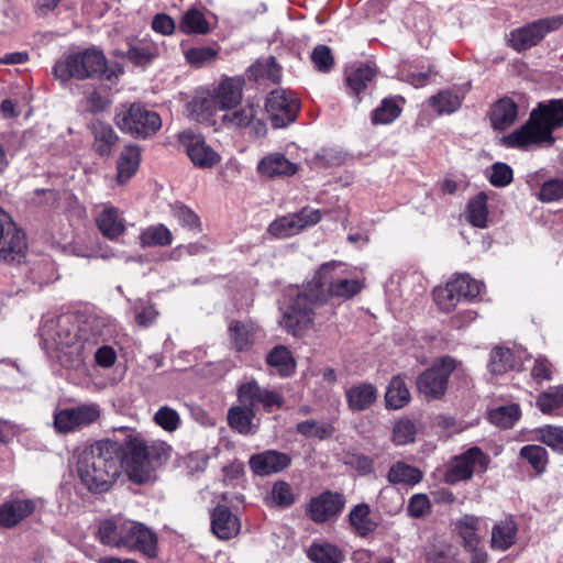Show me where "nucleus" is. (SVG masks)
<instances>
[{"label":"nucleus","mask_w":563,"mask_h":563,"mask_svg":"<svg viewBox=\"0 0 563 563\" xmlns=\"http://www.w3.org/2000/svg\"><path fill=\"white\" fill-rule=\"evenodd\" d=\"M336 266L334 261L323 263L301 289L288 296L279 320V325L288 334L302 336L313 327L316 310L330 298L347 300L361 292L363 285L357 279H334Z\"/></svg>","instance_id":"obj_1"},{"label":"nucleus","mask_w":563,"mask_h":563,"mask_svg":"<svg viewBox=\"0 0 563 563\" xmlns=\"http://www.w3.org/2000/svg\"><path fill=\"white\" fill-rule=\"evenodd\" d=\"M76 470L80 483L92 494L111 489L122 474V446L112 440H99L78 454Z\"/></svg>","instance_id":"obj_2"},{"label":"nucleus","mask_w":563,"mask_h":563,"mask_svg":"<svg viewBox=\"0 0 563 563\" xmlns=\"http://www.w3.org/2000/svg\"><path fill=\"white\" fill-rule=\"evenodd\" d=\"M47 336L54 345L59 362L68 368H79L93 351L98 338L89 323L79 324L74 314L59 316L47 330Z\"/></svg>","instance_id":"obj_3"},{"label":"nucleus","mask_w":563,"mask_h":563,"mask_svg":"<svg viewBox=\"0 0 563 563\" xmlns=\"http://www.w3.org/2000/svg\"><path fill=\"white\" fill-rule=\"evenodd\" d=\"M107 70V57L101 49L96 47L70 53L59 59L53 68L55 77L63 81L71 78L77 80L101 78Z\"/></svg>","instance_id":"obj_4"},{"label":"nucleus","mask_w":563,"mask_h":563,"mask_svg":"<svg viewBox=\"0 0 563 563\" xmlns=\"http://www.w3.org/2000/svg\"><path fill=\"white\" fill-rule=\"evenodd\" d=\"M114 122L123 133L141 140L152 137L162 128L161 115L141 102L122 106Z\"/></svg>","instance_id":"obj_5"},{"label":"nucleus","mask_w":563,"mask_h":563,"mask_svg":"<svg viewBox=\"0 0 563 563\" xmlns=\"http://www.w3.org/2000/svg\"><path fill=\"white\" fill-rule=\"evenodd\" d=\"M122 446V471L131 482L145 484L152 479L153 468L146 465V441L141 433L124 437Z\"/></svg>","instance_id":"obj_6"},{"label":"nucleus","mask_w":563,"mask_h":563,"mask_svg":"<svg viewBox=\"0 0 563 563\" xmlns=\"http://www.w3.org/2000/svg\"><path fill=\"white\" fill-rule=\"evenodd\" d=\"M490 464V456L479 446H471L455 455L443 475L444 483L454 485L470 481L474 474H484Z\"/></svg>","instance_id":"obj_7"},{"label":"nucleus","mask_w":563,"mask_h":563,"mask_svg":"<svg viewBox=\"0 0 563 563\" xmlns=\"http://www.w3.org/2000/svg\"><path fill=\"white\" fill-rule=\"evenodd\" d=\"M563 25L560 15L549 16L530 22L509 33L507 45L521 53L538 45L548 33L559 30Z\"/></svg>","instance_id":"obj_8"},{"label":"nucleus","mask_w":563,"mask_h":563,"mask_svg":"<svg viewBox=\"0 0 563 563\" xmlns=\"http://www.w3.org/2000/svg\"><path fill=\"white\" fill-rule=\"evenodd\" d=\"M455 360L451 356H443L435 361L433 365L424 369L417 377V389L428 399H440L444 396L449 378L455 371Z\"/></svg>","instance_id":"obj_9"},{"label":"nucleus","mask_w":563,"mask_h":563,"mask_svg":"<svg viewBox=\"0 0 563 563\" xmlns=\"http://www.w3.org/2000/svg\"><path fill=\"white\" fill-rule=\"evenodd\" d=\"M544 143L552 145L554 137L551 130L545 128L532 112L523 125L500 139V144L508 148L528 150Z\"/></svg>","instance_id":"obj_10"},{"label":"nucleus","mask_w":563,"mask_h":563,"mask_svg":"<svg viewBox=\"0 0 563 563\" xmlns=\"http://www.w3.org/2000/svg\"><path fill=\"white\" fill-rule=\"evenodd\" d=\"M26 238L12 221L9 213L0 208V260L20 264L25 258Z\"/></svg>","instance_id":"obj_11"},{"label":"nucleus","mask_w":563,"mask_h":563,"mask_svg":"<svg viewBox=\"0 0 563 563\" xmlns=\"http://www.w3.org/2000/svg\"><path fill=\"white\" fill-rule=\"evenodd\" d=\"M299 109V100L284 89L272 90L266 98L265 110L275 129H283L295 122Z\"/></svg>","instance_id":"obj_12"},{"label":"nucleus","mask_w":563,"mask_h":563,"mask_svg":"<svg viewBox=\"0 0 563 563\" xmlns=\"http://www.w3.org/2000/svg\"><path fill=\"white\" fill-rule=\"evenodd\" d=\"M121 544V549L137 551L151 560L158 556L157 534L141 522L128 521L123 523Z\"/></svg>","instance_id":"obj_13"},{"label":"nucleus","mask_w":563,"mask_h":563,"mask_svg":"<svg viewBox=\"0 0 563 563\" xmlns=\"http://www.w3.org/2000/svg\"><path fill=\"white\" fill-rule=\"evenodd\" d=\"M244 80L242 78H225L214 89L210 98H203L200 102L201 111L213 115L217 111L230 110L236 107L242 99Z\"/></svg>","instance_id":"obj_14"},{"label":"nucleus","mask_w":563,"mask_h":563,"mask_svg":"<svg viewBox=\"0 0 563 563\" xmlns=\"http://www.w3.org/2000/svg\"><path fill=\"white\" fill-rule=\"evenodd\" d=\"M99 418L100 409L98 405H80L55 411L54 427L58 433H69L92 424Z\"/></svg>","instance_id":"obj_15"},{"label":"nucleus","mask_w":563,"mask_h":563,"mask_svg":"<svg viewBox=\"0 0 563 563\" xmlns=\"http://www.w3.org/2000/svg\"><path fill=\"white\" fill-rule=\"evenodd\" d=\"M178 142L196 167L212 168L221 161L219 153L206 143L205 137L191 130L180 132Z\"/></svg>","instance_id":"obj_16"},{"label":"nucleus","mask_w":563,"mask_h":563,"mask_svg":"<svg viewBox=\"0 0 563 563\" xmlns=\"http://www.w3.org/2000/svg\"><path fill=\"white\" fill-rule=\"evenodd\" d=\"M345 503L342 493L327 489L309 500L306 515L314 523L322 525L340 516Z\"/></svg>","instance_id":"obj_17"},{"label":"nucleus","mask_w":563,"mask_h":563,"mask_svg":"<svg viewBox=\"0 0 563 563\" xmlns=\"http://www.w3.org/2000/svg\"><path fill=\"white\" fill-rule=\"evenodd\" d=\"M321 220V212L318 209L302 208L296 213L284 216L273 221L268 232L275 238H289L308 225H314Z\"/></svg>","instance_id":"obj_18"},{"label":"nucleus","mask_w":563,"mask_h":563,"mask_svg":"<svg viewBox=\"0 0 563 563\" xmlns=\"http://www.w3.org/2000/svg\"><path fill=\"white\" fill-rule=\"evenodd\" d=\"M36 510V499L11 495L0 504V529L16 528L32 517Z\"/></svg>","instance_id":"obj_19"},{"label":"nucleus","mask_w":563,"mask_h":563,"mask_svg":"<svg viewBox=\"0 0 563 563\" xmlns=\"http://www.w3.org/2000/svg\"><path fill=\"white\" fill-rule=\"evenodd\" d=\"M239 404H247L256 408L261 405L265 412H273L284 406L283 395L276 390L262 388L255 379L242 383L238 387Z\"/></svg>","instance_id":"obj_20"},{"label":"nucleus","mask_w":563,"mask_h":563,"mask_svg":"<svg viewBox=\"0 0 563 563\" xmlns=\"http://www.w3.org/2000/svg\"><path fill=\"white\" fill-rule=\"evenodd\" d=\"M291 464L289 454L277 450H266L253 454L249 460V465L254 475L269 476L283 472Z\"/></svg>","instance_id":"obj_21"},{"label":"nucleus","mask_w":563,"mask_h":563,"mask_svg":"<svg viewBox=\"0 0 563 563\" xmlns=\"http://www.w3.org/2000/svg\"><path fill=\"white\" fill-rule=\"evenodd\" d=\"M210 519L211 531L219 540L228 541L240 533V519L227 505H217L210 512Z\"/></svg>","instance_id":"obj_22"},{"label":"nucleus","mask_w":563,"mask_h":563,"mask_svg":"<svg viewBox=\"0 0 563 563\" xmlns=\"http://www.w3.org/2000/svg\"><path fill=\"white\" fill-rule=\"evenodd\" d=\"M407 100L401 95H389L369 113L371 123L377 125L393 124L402 113Z\"/></svg>","instance_id":"obj_23"},{"label":"nucleus","mask_w":563,"mask_h":563,"mask_svg":"<svg viewBox=\"0 0 563 563\" xmlns=\"http://www.w3.org/2000/svg\"><path fill=\"white\" fill-rule=\"evenodd\" d=\"M90 131L93 136L92 150L100 157L110 156L119 143V135L113 126L103 121L92 122Z\"/></svg>","instance_id":"obj_24"},{"label":"nucleus","mask_w":563,"mask_h":563,"mask_svg":"<svg viewBox=\"0 0 563 563\" xmlns=\"http://www.w3.org/2000/svg\"><path fill=\"white\" fill-rule=\"evenodd\" d=\"M518 117V104L510 97H503L493 103L488 119L494 130L505 131Z\"/></svg>","instance_id":"obj_25"},{"label":"nucleus","mask_w":563,"mask_h":563,"mask_svg":"<svg viewBox=\"0 0 563 563\" xmlns=\"http://www.w3.org/2000/svg\"><path fill=\"white\" fill-rule=\"evenodd\" d=\"M518 523L512 515L497 521L492 529L490 549L505 552L517 541Z\"/></svg>","instance_id":"obj_26"},{"label":"nucleus","mask_w":563,"mask_h":563,"mask_svg":"<svg viewBox=\"0 0 563 563\" xmlns=\"http://www.w3.org/2000/svg\"><path fill=\"white\" fill-rule=\"evenodd\" d=\"M371 512L369 505L361 503L355 505L347 515L352 531L360 538H369L378 528V522L371 517Z\"/></svg>","instance_id":"obj_27"},{"label":"nucleus","mask_w":563,"mask_h":563,"mask_svg":"<svg viewBox=\"0 0 563 563\" xmlns=\"http://www.w3.org/2000/svg\"><path fill=\"white\" fill-rule=\"evenodd\" d=\"M551 134L563 126V98L538 102L531 111Z\"/></svg>","instance_id":"obj_28"},{"label":"nucleus","mask_w":563,"mask_h":563,"mask_svg":"<svg viewBox=\"0 0 563 563\" xmlns=\"http://www.w3.org/2000/svg\"><path fill=\"white\" fill-rule=\"evenodd\" d=\"M255 416L256 411L253 406L240 404L228 410V424L240 434H253L256 432V426L253 424Z\"/></svg>","instance_id":"obj_29"},{"label":"nucleus","mask_w":563,"mask_h":563,"mask_svg":"<svg viewBox=\"0 0 563 563\" xmlns=\"http://www.w3.org/2000/svg\"><path fill=\"white\" fill-rule=\"evenodd\" d=\"M257 170L261 175L269 178L280 176H292L297 173V165L285 157L282 153H274L263 157L258 165Z\"/></svg>","instance_id":"obj_30"},{"label":"nucleus","mask_w":563,"mask_h":563,"mask_svg":"<svg viewBox=\"0 0 563 563\" xmlns=\"http://www.w3.org/2000/svg\"><path fill=\"white\" fill-rule=\"evenodd\" d=\"M140 162V147L134 144L124 146L117 162V181L124 184L130 180L137 172Z\"/></svg>","instance_id":"obj_31"},{"label":"nucleus","mask_w":563,"mask_h":563,"mask_svg":"<svg viewBox=\"0 0 563 563\" xmlns=\"http://www.w3.org/2000/svg\"><path fill=\"white\" fill-rule=\"evenodd\" d=\"M411 399L409 388L406 384V375L394 376L387 385L385 393V405L387 409L398 410L406 407Z\"/></svg>","instance_id":"obj_32"},{"label":"nucleus","mask_w":563,"mask_h":563,"mask_svg":"<svg viewBox=\"0 0 563 563\" xmlns=\"http://www.w3.org/2000/svg\"><path fill=\"white\" fill-rule=\"evenodd\" d=\"M231 347L238 352H247L255 342L254 328L250 323L240 320H233L228 328Z\"/></svg>","instance_id":"obj_33"},{"label":"nucleus","mask_w":563,"mask_h":563,"mask_svg":"<svg viewBox=\"0 0 563 563\" xmlns=\"http://www.w3.org/2000/svg\"><path fill=\"white\" fill-rule=\"evenodd\" d=\"M376 75V68L369 65H361L346 75L345 84L349 93L356 98L357 103L362 101L361 93L367 88L368 84L374 80Z\"/></svg>","instance_id":"obj_34"},{"label":"nucleus","mask_w":563,"mask_h":563,"mask_svg":"<svg viewBox=\"0 0 563 563\" xmlns=\"http://www.w3.org/2000/svg\"><path fill=\"white\" fill-rule=\"evenodd\" d=\"M345 395L349 407L354 411H362L376 401L377 389L371 383H362L349 388Z\"/></svg>","instance_id":"obj_35"},{"label":"nucleus","mask_w":563,"mask_h":563,"mask_svg":"<svg viewBox=\"0 0 563 563\" xmlns=\"http://www.w3.org/2000/svg\"><path fill=\"white\" fill-rule=\"evenodd\" d=\"M266 364L275 368L279 376L289 377L296 371V361L290 350L285 345L274 346L266 355Z\"/></svg>","instance_id":"obj_36"},{"label":"nucleus","mask_w":563,"mask_h":563,"mask_svg":"<svg viewBox=\"0 0 563 563\" xmlns=\"http://www.w3.org/2000/svg\"><path fill=\"white\" fill-rule=\"evenodd\" d=\"M249 79L269 80L273 84H278L282 79V67L278 65L274 56H268L265 59H257L246 70Z\"/></svg>","instance_id":"obj_37"},{"label":"nucleus","mask_w":563,"mask_h":563,"mask_svg":"<svg viewBox=\"0 0 563 563\" xmlns=\"http://www.w3.org/2000/svg\"><path fill=\"white\" fill-rule=\"evenodd\" d=\"M423 478V473L416 466L402 461L393 464L387 473V481L393 485L415 486Z\"/></svg>","instance_id":"obj_38"},{"label":"nucleus","mask_w":563,"mask_h":563,"mask_svg":"<svg viewBox=\"0 0 563 563\" xmlns=\"http://www.w3.org/2000/svg\"><path fill=\"white\" fill-rule=\"evenodd\" d=\"M96 224L103 236L114 240L123 234L125 227L119 218L118 209L114 207L104 208L97 217Z\"/></svg>","instance_id":"obj_39"},{"label":"nucleus","mask_w":563,"mask_h":563,"mask_svg":"<svg viewBox=\"0 0 563 563\" xmlns=\"http://www.w3.org/2000/svg\"><path fill=\"white\" fill-rule=\"evenodd\" d=\"M178 29L187 35H205L210 32V24L200 10L190 8L183 14Z\"/></svg>","instance_id":"obj_40"},{"label":"nucleus","mask_w":563,"mask_h":563,"mask_svg":"<svg viewBox=\"0 0 563 563\" xmlns=\"http://www.w3.org/2000/svg\"><path fill=\"white\" fill-rule=\"evenodd\" d=\"M488 196L479 191L474 198L470 199L466 206L467 221L475 228L484 229L487 227Z\"/></svg>","instance_id":"obj_41"},{"label":"nucleus","mask_w":563,"mask_h":563,"mask_svg":"<svg viewBox=\"0 0 563 563\" xmlns=\"http://www.w3.org/2000/svg\"><path fill=\"white\" fill-rule=\"evenodd\" d=\"M479 529V518L473 515H464L456 522V531L463 539V544L466 550H474L478 547L479 537L477 531Z\"/></svg>","instance_id":"obj_42"},{"label":"nucleus","mask_w":563,"mask_h":563,"mask_svg":"<svg viewBox=\"0 0 563 563\" xmlns=\"http://www.w3.org/2000/svg\"><path fill=\"white\" fill-rule=\"evenodd\" d=\"M307 556L313 563H343L345 559L343 552L331 543H312Z\"/></svg>","instance_id":"obj_43"},{"label":"nucleus","mask_w":563,"mask_h":563,"mask_svg":"<svg viewBox=\"0 0 563 563\" xmlns=\"http://www.w3.org/2000/svg\"><path fill=\"white\" fill-rule=\"evenodd\" d=\"M517 360L509 347L497 346L490 352L488 368L492 374L503 375L517 366Z\"/></svg>","instance_id":"obj_44"},{"label":"nucleus","mask_w":563,"mask_h":563,"mask_svg":"<svg viewBox=\"0 0 563 563\" xmlns=\"http://www.w3.org/2000/svg\"><path fill=\"white\" fill-rule=\"evenodd\" d=\"M519 457L527 461L537 475L545 473L549 464V453L545 448L538 444L523 445L519 451Z\"/></svg>","instance_id":"obj_45"},{"label":"nucleus","mask_w":563,"mask_h":563,"mask_svg":"<svg viewBox=\"0 0 563 563\" xmlns=\"http://www.w3.org/2000/svg\"><path fill=\"white\" fill-rule=\"evenodd\" d=\"M97 537L102 544L121 549L123 523L118 526L112 519H103L98 525Z\"/></svg>","instance_id":"obj_46"},{"label":"nucleus","mask_w":563,"mask_h":563,"mask_svg":"<svg viewBox=\"0 0 563 563\" xmlns=\"http://www.w3.org/2000/svg\"><path fill=\"white\" fill-rule=\"evenodd\" d=\"M429 104L439 115L450 114L460 109L462 99L452 90H442L430 97Z\"/></svg>","instance_id":"obj_47"},{"label":"nucleus","mask_w":563,"mask_h":563,"mask_svg":"<svg viewBox=\"0 0 563 563\" xmlns=\"http://www.w3.org/2000/svg\"><path fill=\"white\" fill-rule=\"evenodd\" d=\"M449 282L461 300L473 301L481 292V284L468 274L455 275Z\"/></svg>","instance_id":"obj_48"},{"label":"nucleus","mask_w":563,"mask_h":563,"mask_svg":"<svg viewBox=\"0 0 563 563\" xmlns=\"http://www.w3.org/2000/svg\"><path fill=\"white\" fill-rule=\"evenodd\" d=\"M521 416L520 407L517 404L500 406L489 412V421L501 428L510 429Z\"/></svg>","instance_id":"obj_49"},{"label":"nucleus","mask_w":563,"mask_h":563,"mask_svg":"<svg viewBox=\"0 0 563 563\" xmlns=\"http://www.w3.org/2000/svg\"><path fill=\"white\" fill-rule=\"evenodd\" d=\"M536 440L563 455V427L547 424L536 430Z\"/></svg>","instance_id":"obj_50"},{"label":"nucleus","mask_w":563,"mask_h":563,"mask_svg":"<svg viewBox=\"0 0 563 563\" xmlns=\"http://www.w3.org/2000/svg\"><path fill=\"white\" fill-rule=\"evenodd\" d=\"M296 431L306 438L324 440L332 437L334 428L331 423L318 422L310 419L297 423Z\"/></svg>","instance_id":"obj_51"},{"label":"nucleus","mask_w":563,"mask_h":563,"mask_svg":"<svg viewBox=\"0 0 563 563\" xmlns=\"http://www.w3.org/2000/svg\"><path fill=\"white\" fill-rule=\"evenodd\" d=\"M417 426L409 418H400L395 421L391 432V441L396 445H406L415 442Z\"/></svg>","instance_id":"obj_52"},{"label":"nucleus","mask_w":563,"mask_h":563,"mask_svg":"<svg viewBox=\"0 0 563 563\" xmlns=\"http://www.w3.org/2000/svg\"><path fill=\"white\" fill-rule=\"evenodd\" d=\"M141 242L143 246H167L173 242L172 232L164 224H158L147 228L141 234Z\"/></svg>","instance_id":"obj_53"},{"label":"nucleus","mask_w":563,"mask_h":563,"mask_svg":"<svg viewBox=\"0 0 563 563\" xmlns=\"http://www.w3.org/2000/svg\"><path fill=\"white\" fill-rule=\"evenodd\" d=\"M271 498L282 509L290 508L296 501V495L289 483L277 481L273 484Z\"/></svg>","instance_id":"obj_54"},{"label":"nucleus","mask_w":563,"mask_h":563,"mask_svg":"<svg viewBox=\"0 0 563 563\" xmlns=\"http://www.w3.org/2000/svg\"><path fill=\"white\" fill-rule=\"evenodd\" d=\"M456 295L450 282H448L444 287H435L433 290V299L439 309L443 312H451L455 309L461 301V297Z\"/></svg>","instance_id":"obj_55"},{"label":"nucleus","mask_w":563,"mask_h":563,"mask_svg":"<svg viewBox=\"0 0 563 563\" xmlns=\"http://www.w3.org/2000/svg\"><path fill=\"white\" fill-rule=\"evenodd\" d=\"M153 421L166 432H174L181 424L179 413L169 406H162L158 408L154 413Z\"/></svg>","instance_id":"obj_56"},{"label":"nucleus","mask_w":563,"mask_h":563,"mask_svg":"<svg viewBox=\"0 0 563 563\" xmlns=\"http://www.w3.org/2000/svg\"><path fill=\"white\" fill-rule=\"evenodd\" d=\"M219 49L211 46L191 47L186 51L185 57L188 64L195 67H202L218 58Z\"/></svg>","instance_id":"obj_57"},{"label":"nucleus","mask_w":563,"mask_h":563,"mask_svg":"<svg viewBox=\"0 0 563 563\" xmlns=\"http://www.w3.org/2000/svg\"><path fill=\"white\" fill-rule=\"evenodd\" d=\"M344 463L355 470L361 476H367L375 471L374 459L356 451L347 452Z\"/></svg>","instance_id":"obj_58"},{"label":"nucleus","mask_w":563,"mask_h":563,"mask_svg":"<svg viewBox=\"0 0 563 563\" xmlns=\"http://www.w3.org/2000/svg\"><path fill=\"white\" fill-rule=\"evenodd\" d=\"M310 59L313 67L320 73H330L334 67L332 49L324 44H319L312 49Z\"/></svg>","instance_id":"obj_59"},{"label":"nucleus","mask_w":563,"mask_h":563,"mask_svg":"<svg viewBox=\"0 0 563 563\" xmlns=\"http://www.w3.org/2000/svg\"><path fill=\"white\" fill-rule=\"evenodd\" d=\"M539 201L544 203L555 202L563 199V178L545 180L537 195Z\"/></svg>","instance_id":"obj_60"},{"label":"nucleus","mask_w":563,"mask_h":563,"mask_svg":"<svg viewBox=\"0 0 563 563\" xmlns=\"http://www.w3.org/2000/svg\"><path fill=\"white\" fill-rule=\"evenodd\" d=\"M563 406V386L553 391H543L537 398V407L543 413H551Z\"/></svg>","instance_id":"obj_61"},{"label":"nucleus","mask_w":563,"mask_h":563,"mask_svg":"<svg viewBox=\"0 0 563 563\" xmlns=\"http://www.w3.org/2000/svg\"><path fill=\"white\" fill-rule=\"evenodd\" d=\"M488 180L490 185L496 188L506 187L514 180V170L506 163H494L490 167V175L488 176Z\"/></svg>","instance_id":"obj_62"},{"label":"nucleus","mask_w":563,"mask_h":563,"mask_svg":"<svg viewBox=\"0 0 563 563\" xmlns=\"http://www.w3.org/2000/svg\"><path fill=\"white\" fill-rule=\"evenodd\" d=\"M173 213L183 227L194 231H201V222L199 217L186 205L176 203L173 207Z\"/></svg>","instance_id":"obj_63"},{"label":"nucleus","mask_w":563,"mask_h":563,"mask_svg":"<svg viewBox=\"0 0 563 563\" xmlns=\"http://www.w3.org/2000/svg\"><path fill=\"white\" fill-rule=\"evenodd\" d=\"M431 512V503L427 494H413L407 505V515L415 519L424 518Z\"/></svg>","instance_id":"obj_64"}]
</instances>
